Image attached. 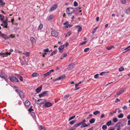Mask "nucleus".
Wrapping results in <instances>:
<instances>
[{"mask_svg":"<svg viewBox=\"0 0 130 130\" xmlns=\"http://www.w3.org/2000/svg\"><path fill=\"white\" fill-rule=\"evenodd\" d=\"M51 34L52 36L56 37L58 35V32L56 31H53L51 32Z\"/></svg>","mask_w":130,"mask_h":130,"instance_id":"obj_4","label":"nucleus"},{"mask_svg":"<svg viewBox=\"0 0 130 130\" xmlns=\"http://www.w3.org/2000/svg\"><path fill=\"white\" fill-rule=\"evenodd\" d=\"M30 113L31 115L32 116L33 118L34 119H35L36 118V116L34 113L33 112L30 111Z\"/></svg>","mask_w":130,"mask_h":130,"instance_id":"obj_16","label":"nucleus"},{"mask_svg":"<svg viewBox=\"0 0 130 130\" xmlns=\"http://www.w3.org/2000/svg\"><path fill=\"white\" fill-rule=\"evenodd\" d=\"M121 3L122 4H125L126 3V1L125 0H120Z\"/></svg>","mask_w":130,"mask_h":130,"instance_id":"obj_47","label":"nucleus"},{"mask_svg":"<svg viewBox=\"0 0 130 130\" xmlns=\"http://www.w3.org/2000/svg\"><path fill=\"white\" fill-rule=\"evenodd\" d=\"M117 112V109H116L113 112H111L110 114L111 115H113L114 113H116Z\"/></svg>","mask_w":130,"mask_h":130,"instance_id":"obj_52","label":"nucleus"},{"mask_svg":"<svg viewBox=\"0 0 130 130\" xmlns=\"http://www.w3.org/2000/svg\"><path fill=\"white\" fill-rule=\"evenodd\" d=\"M0 77L2 78H4L6 80V81L7 80L6 79H7V77L4 75V74L3 73H1L0 74Z\"/></svg>","mask_w":130,"mask_h":130,"instance_id":"obj_12","label":"nucleus"},{"mask_svg":"<svg viewBox=\"0 0 130 130\" xmlns=\"http://www.w3.org/2000/svg\"><path fill=\"white\" fill-rule=\"evenodd\" d=\"M42 27H43L42 25V24H40L38 28V30H40L42 28Z\"/></svg>","mask_w":130,"mask_h":130,"instance_id":"obj_31","label":"nucleus"},{"mask_svg":"<svg viewBox=\"0 0 130 130\" xmlns=\"http://www.w3.org/2000/svg\"><path fill=\"white\" fill-rule=\"evenodd\" d=\"M70 96L69 94H67L64 96V100L65 101L66 99H67Z\"/></svg>","mask_w":130,"mask_h":130,"instance_id":"obj_32","label":"nucleus"},{"mask_svg":"<svg viewBox=\"0 0 130 130\" xmlns=\"http://www.w3.org/2000/svg\"><path fill=\"white\" fill-rule=\"evenodd\" d=\"M2 22L4 23V27L5 28H7V23L4 22Z\"/></svg>","mask_w":130,"mask_h":130,"instance_id":"obj_33","label":"nucleus"},{"mask_svg":"<svg viewBox=\"0 0 130 130\" xmlns=\"http://www.w3.org/2000/svg\"><path fill=\"white\" fill-rule=\"evenodd\" d=\"M9 79L10 81L12 82H19V80L17 78L14 77V76H12L10 77Z\"/></svg>","mask_w":130,"mask_h":130,"instance_id":"obj_2","label":"nucleus"},{"mask_svg":"<svg viewBox=\"0 0 130 130\" xmlns=\"http://www.w3.org/2000/svg\"><path fill=\"white\" fill-rule=\"evenodd\" d=\"M18 92L19 93L21 98V99L23 98L24 97V94L23 92L20 90H18Z\"/></svg>","mask_w":130,"mask_h":130,"instance_id":"obj_10","label":"nucleus"},{"mask_svg":"<svg viewBox=\"0 0 130 130\" xmlns=\"http://www.w3.org/2000/svg\"><path fill=\"white\" fill-rule=\"evenodd\" d=\"M98 28V27H96L95 28H94L93 30L92 31V32L93 33H94L96 29Z\"/></svg>","mask_w":130,"mask_h":130,"instance_id":"obj_53","label":"nucleus"},{"mask_svg":"<svg viewBox=\"0 0 130 130\" xmlns=\"http://www.w3.org/2000/svg\"><path fill=\"white\" fill-rule=\"evenodd\" d=\"M57 50H55L54 51H53V52H52V53H51V54H50V56H52L54 54H56L57 53Z\"/></svg>","mask_w":130,"mask_h":130,"instance_id":"obj_26","label":"nucleus"},{"mask_svg":"<svg viewBox=\"0 0 130 130\" xmlns=\"http://www.w3.org/2000/svg\"><path fill=\"white\" fill-rule=\"evenodd\" d=\"M30 53V52H26V53H22V54L25 55L26 56V57H27L28 56H29Z\"/></svg>","mask_w":130,"mask_h":130,"instance_id":"obj_30","label":"nucleus"},{"mask_svg":"<svg viewBox=\"0 0 130 130\" xmlns=\"http://www.w3.org/2000/svg\"><path fill=\"white\" fill-rule=\"evenodd\" d=\"M43 51L44 52L47 53L49 51V50L48 48H47L44 49Z\"/></svg>","mask_w":130,"mask_h":130,"instance_id":"obj_42","label":"nucleus"},{"mask_svg":"<svg viewBox=\"0 0 130 130\" xmlns=\"http://www.w3.org/2000/svg\"><path fill=\"white\" fill-rule=\"evenodd\" d=\"M120 101V100L119 99L117 98L116 99L115 102L116 103H118V102H119Z\"/></svg>","mask_w":130,"mask_h":130,"instance_id":"obj_56","label":"nucleus"},{"mask_svg":"<svg viewBox=\"0 0 130 130\" xmlns=\"http://www.w3.org/2000/svg\"><path fill=\"white\" fill-rule=\"evenodd\" d=\"M58 6L56 4L52 6L49 10L50 12L51 11H52L55 10L57 7Z\"/></svg>","mask_w":130,"mask_h":130,"instance_id":"obj_5","label":"nucleus"},{"mask_svg":"<svg viewBox=\"0 0 130 130\" xmlns=\"http://www.w3.org/2000/svg\"><path fill=\"white\" fill-rule=\"evenodd\" d=\"M64 48V45H62L58 47V50L59 52L60 53H62L63 52V49Z\"/></svg>","mask_w":130,"mask_h":130,"instance_id":"obj_9","label":"nucleus"},{"mask_svg":"<svg viewBox=\"0 0 130 130\" xmlns=\"http://www.w3.org/2000/svg\"><path fill=\"white\" fill-rule=\"evenodd\" d=\"M89 50V48H87L85 49L84 51L85 52H87Z\"/></svg>","mask_w":130,"mask_h":130,"instance_id":"obj_49","label":"nucleus"},{"mask_svg":"<svg viewBox=\"0 0 130 130\" xmlns=\"http://www.w3.org/2000/svg\"><path fill=\"white\" fill-rule=\"evenodd\" d=\"M13 87L15 91L18 92V90H19L18 89V87H17L15 86H13Z\"/></svg>","mask_w":130,"mask_h":130,"instance_id":"obj_43","label":"nucleus"},{"mask_svg":"<svg viewBox=\"0 0 130 130\" xmlns=\"http://www.w3.org/2000/svg\"><path fill=\"white\" fill-rule=\"evenodd\" d=\"M82 124V123L81 122H80L79 123H78L76 124H75L74 125V128H76L77 127L79 126L80 125H81Z\"/></svg>","mask_w":130,"mask_h":130,"instance_id":"obj_20","label":"nucleus"},{"mask_svg":"<svg viewBox=\"0 0 130 130\" xmlns=\"http://www.w3.org/2000/svg\"><path fill=\"white\" fill-rule=\"evenodd\" d=\"M95 120V119L94 118L90 120L89 122L90 124H93Z\"/></svg>","mask_w":130,"mask_h":130,"instance_id":"obj_18","label":"nucleus"},{"mask_svg":"<svg viewBox=\"0 0 130 130\" xmlns=\"http://www.w3.org/2000/svg\"><path fill=\"white\" fill-rule=\"evenodd\" d=\"M18 78L20 80L21 82H23V79L22 77L20 75H19L17 76Z\"/></svg>","mask_w":130,"mask_h":130,"instance_id":"obj_23","label":"nucleus"},{"mask_svg":"<svg viewBox=\"0 0 130 130\" xmlns=\"http://www.w3.org/2000/svg\"><path fill=\"white\" fill-rule=\"evenodd\" d=\"M48 92V91H45L42 93L41 94H39V96L40 98L43 97L46 95H47L49 94Z\"/></svg>","mask_w":130,"mask_h":130,"instance_id":"obj_3","label":"nucleus"},{"mask_svg":"<svg viewBox=\"0 0 130 130\" xmlns=\"http://www.w3.org/2000/svg\"><path fill=\"white\" fill-rule=\"evenodd\" d=\"M86 122V120H85L84 119L82 121V122H81L82 124L83 123H85V122Z\"/></svg>","mask_w":130,"mask_h":130,"instance_id":"obj_63","label":"nucleus"},{"mask_svg":"<svg viewBox=\"0 0 130 130\" xmlns=\"http://www.w3.org/2000/svg\"><path fill=\"white\" fill-rule=\"evenodd\" d=\"M126 13H130V7L129 8L127 9L126 11Z\"/></svg>","mask_w":130,"mask_h":130,"instance_id":"obj_51","label":"nucleus"},{"mask_svg":"<svg viewBox=\"0 0 130 130\" xmlns=\"http://www.w3.org/2000/svg\"><path fill=\"white\" fill-rule=\"evenodd\" d=\"M6 54L4 53H0V55L1 56H3V57H4L5 55Z\"/></svg>","mask_w":130,"mask_h":130,"instance_id":"obj_58","label":"nucleus"},{"mask_svg":"<svg viewBox=\"0 0 130 130\" xmlns=\"http://www.w3.org/2000/svg\"><path fill=\"white\" fill-rule=\"evenodd\" d=\"M127 108V107L125 105H124L123 107V109H126Z\"/></svg>","mask_w":130,"mask_h":130,"instance_id":"obj_59","label":"nucleus"},{"mask_svg":"<svg viewBox=\"0 0 130 130\" xmlns=\"http://www.w3.org/2000/svg\"><path fill=\"white\" fill-rule=\"evenodd\" d=\"M82 27H81L79 26V28L78 29L77 31L78 32L81 31V30L82 29Z\"/></svg>","mask_w":130,"mask_h":130,"instance_id":"obj_55","label":"nucleus"},{"mask_svg":"<svg viewBox=\"0 0 130 130\" xmlns=\"http://www.w3.org/2000/svg\"><path fill=\"white\" fill-rule=\"evenodd\" d=\"M107 128V126L106 125H103L102 126V128L103 130H106Z\"/></svg>","mask_w":130,"mask_h":130,"instance_id":"obj_36","label":"nucleus"},{"mask_svg":"<svg viewBox=\"0 0 130 130\" xmlns=\"http://www.w3.org/2000/svg\"><path fill=\"white\" fill-rule=\"evenodd\" d=\"M75 115L71 117L69 119V121H70V120L73 119L75 118Z\"/></svg>","mask_w":130,"mask_h":130,"instance_id":"obj_41","label":"nucleus"},{"mask_svg":"<svg viewBox=\"0 0 130 130\" xmlns=\"http://www.w3.org/2000/svg\"><path fill=\"white\" fill-rule=\"evenodd\" d=\"M49 75L48 74V73L47 72L46 73L44 74H43V76H44V77Z\"/></svg>","mask_w":130,"mask_h":130,"instance_id":"obj_54","label":"nucleus"},{"mask_svg":"<svg viewBox=\"0 0 130 130\" xmlns=\"http://www.w3.org/2000/svg\"><path fill=\"white\" fill-rule=\"evenodd\" d=\"M25 105L26 106H28L30 104V102L28 100H26L25 102Z\"/></svg>","mask_w":130,"mask_h":130,"instance_id":"obj_15","label":"nucleus"},{"mask_svg":"<svg viewBox=\"0 0 130 130\" xmlns=\"http://www.w3.org/2000/svg\"><path fill=\"white\" fill-rule=\"evenodd\" d=\"M124 115L122 113H121L118 116V117L119 118H123V117Z\"/></svg>","mask_w":130,"mask_h":130,"instance_id":"obj_29","label":"nucleus"},{"mask_svg":"<svg viewBox=\"0 0 130 130\" xmlns=\"http://www.w3.org/2000/svg\"><path fill=\"white\" fill-rule=\"evenodd\" d=\"M112 121L111 120H110L108 122L106 123V125L108 126H111L112 125Z\"/></svg>","mask_w":130,"mask_h":130,"instance_id":"obj_22","label":"nucleus"},{"mask_svg":"<svg viewBox=\"0 0 130 130\" xmlns=\"http://www.w3.org/2000/svg\"><path fill=\"white\" fill-rule=\"evenodd\" d=\"M127 118L128 120H130V115H128L127 116Z\"/></svg>","mask_w":130,"mask_h":130,"instance_id":"obj_64","label":"nucleus"},{"mask_svg":"<svg viewBox=\"0 0 130 130\" xmlns=\"http://www.w3.org/2000/svg\"><path fill=\"white\" fill-rule=\"evenodd\" d=\"M42 86H40L36 89V91L37 93H39L41 91L42 89Z\"/></svg>","mask_w":130,"mask_h":130,"instance_id":"obj_14","label":"nucleus"},{"mask_svg":"<svg viewBox=\"0 0 130 130\" xmlns=\"http://www.w3.org/2000/svg\"><path fill=\"white\" fill-rule=\"evenodd\" d=\"M38 73H33L31 75V76L33 77H35L38 75Z\"/></svg>","mask_w":130,"mask_h":130,"instance_id":"obj_37","label":"nucleus"},{"mask_svg":"<svg viewBox=\"0 0 130 130\" xmlns=\"http://www.w3.org/2000/svg\"><path fill=\"white\" fill-rule=\"evenodd\" d=\"M1 36L2 38H4L5 39H8L9 38L6 36V35H5L3 34H1Z\"/></svg>","mask_w":130,"mask_h":130,"instance_id":"obj_13","label":"nucleus"},{"mask_svg":"<svg viewBox=\"0 0 130 130\" xmlns=\"http://www.w3.org/2000/svg\"><path fill=\"white\" fill-rule=\"evenodd\" d=\"M75 64L74 63H72L69 65L68 67V69L69 70H71L74 68Z\"/></svg>","mask_w":130,"mask_h":130,"instance_id":"obj_7","label":"nucleus"},{"mask_svg":"<svg viewBox=\"0 0 130 130\" xmlns=\"http://www.w3.org/2000/svg\"><path fill=\"white\" fill-rule=\"evenodd\" d=\"M100 113V111H95L93 113V114L95 115H97Z\"/></svg>","mask_w":130,"mask_h":130,"instance_id":"obj_28","label":"nucleus"},{"mask_svg":"<svg viewBox=\"0 0 130 130\" xmlns=\"http://www.w3.org/2000/svg\"><path fill=\"white\" fill-rule=\"evenodd\" d=\"M43 101H42L41 102H39V103H37V104H44V103L46 102V100H43Z\"/></svg>","mask_w":130,"mask_h":130,"instance_id":"obj_25","label":"nucleus"},{"mask_svg":"<svg viewBox=\"0 0 130 130\" xmlns=\"http://www.w3.org/2000/svg\"><path fill=\"white\" fill-rule=\"evenodd\" d=\"M112 121L115 123H116L118 121V119L116 118H114L112 120Z\"/></svg>","mask_w":130,"mask_h":130,"instance_id":"obj_34","label":"nucleus"},{"mask_svg":"<svg viewBox=\"0 0 130 130\" xmlns=\"http://www.w3.org/2000/svg\"><path fill=\"white\" fill-rule=\"evenodd\" d=\"M66 78V76L64 75L62 76L59 77L58 78L54 79L53 81H56L58 80H60L62 79H64Z\"/></svg>","mask_w":130,"mask_h":130,"instance_id":"obj_6","label":"nucleus"},{"mask_svg":"<svg viewBox=\"0 0 130 130\" xmlns=\"http://www.w3.org/2000/svg\"><path fill=\"white\" fill-rule=\"evenodd\" d=\"M114 48V46H110L107 47V49L108 50H111L112 48Z\"/></svg>","mask_w":130,"mask_h":130,"instance_id":"obj_35","label":"nucleus"},{"mask_svg":"<svg viewBox=\"0 0 130 130\" xmlns=\"http://www.w3.org/2000/svg\"><path fill=\"white\" fill-rule=\"evenodd\" d=\"M99 74H95L94 76V78L96 79L99 78Z\"/></svg>","mask_w":130,"mask_h":130,"instance_id":"obj_45","label":"nucleus"},{"mask_svg":"<svg viewBox=\"0 0 130 130\" xmlns=\"http://www.w3.org/2000/svg\"><path fill=\"white\" fill-rule=\"evenodd\" d=\"M71 31H69L67 33V34L68 35V36H70L71 34Z\"/></svg>","mask_w":130,"mask_h":130,"instance_id":"obj_61","label":"nucleus"},{"mask_svg":"<svg viewBox=\"0 0 130 130\" xmlns=\"http://www.w3.org/2000/svg\"><path fill=\"white\" fill-rule=\"evenodd\" d=\"M82 124V125L80 126V127L81 128H83L87 126V125L85 123H83Z\"/></svg>","mask_w":130,"mask_h":130,"instance_id":"obj_24","label":"nucleus"},{"mask_svg":"<svg viewBox=\"0 0 130 130\" xmlns=\"http://www.w3.org/2000/svg\"><path fill=\"white\" fill-rule=\"evenodd\" d=\"M54 18L53 15H50L48 18V19L49 20H51Z\"/></svg>","mask_w":130,"mask_h":130,"instance_id":"obj_44","label":"nucleus"},{"mask_svg":"<svg viewBox=\"0 0 130 130\" xmlns=\"http://www.w3.org/2000/svg\"><path fill=\"white\" fill-rule=\"evenodd\" d=\"M82 124V123L81 122H80L79 123H78L76 124H75L74 125V128H76L77 127L79 126L80 125H81Z\"/></svg>","mask_w":130,"mask_h":130,"instance_id":"obj_19","label":"nucleus"},{"mask_svg":"<svg viewBox=\"0 0 130 130\" xmlns=\"http://www.w3.org/2000/svg\"><path fill=\"white\" fill-rule=\"evenodd\" d=\"M74 12V9L72 8H68L66 10V13L68 14V16L72 14Z\"/></svg>","mask_w":130,"mask_h":130,"instance_id":"obj_1","label":"nucleus"},{"mask_svg":"<svg viewBox=\"0 0 130 130\" xmlns=\"http://www.w3.org/2000/svg\"><path fill=\"white\" fill-rule=\"evenodd\" d=\"M54 70L53 69L50 70L48 72H47L48 74L50 75L51 73L52 72H53Z\"/></svg>","mask_w":130,"mask_h":130,"instance_id":"obj_50","label":"nucleus"},{"mask_svg":"<svg viewBox=\"0 0 130 130\" xmlns=\"http://www.w3.org/2000/svg\"><path fill=\"white\" fill-rule=\"evenodd\" d=\"M74 5L76 7L78 5V3L76 1H74Z\"/></svg>","mask_w":130,"mask_h":130,"instance_id":"obj_48","label":"nucleus"},{"mask_svg":"<svg viewBox=\"0 0 130 130\" xmlns=\"http://www.w3.org/2000/svg\"><path fill=\"white\" fill-rule=\"evenodd\" d=\"M10 37H11L12 38H14L15 36H14V35L12 34L10 35Z\"/></svg>","mask_w":130,"mask_h":130,"instance_id":"obj_60","label":"nucleus"},{"mask_svg":"<svg viewBox=\"0 0 130 130\" xmlns=\"http://www.w3.org/2000/svg\"><path fill=\"white\" fill-rule=\"evenodd\" d=\"M123 125L122 123L120 122H118L116 124V125L115 127H118L121 128L123 126Z\"/></svg>","mask_w":130,"mask_h":130,"instance_id":"obj_8","label":"nucleus"},{"mask_svg":"<svg viewBox=\"0 0 130 130\" xmlns=\"http://www.w3.org/2000/svg\"><path fill=\"white\" fill-rule=\"evenodd\" d=\"M31 108H32V106H31L30 108L28 109V111L29 112H30V111H34L33 109H32Z\"/></svg>","mask_w":130,"mask_h":130,"instance_id":"obj_57","label":"nucleus"},{"mask_svg":"<svg viewBox=\"0 0 130 130\" xmlns=\"http://www.w3.org/2000/svg\"><path fill=\"white\" fill-rule=\"evenodd\" d=\"M52 104L50 102H47L44 104L45 106L47 107H50L52 106Z\"/></svg>","mask_w":130,"mask_h":130,"instance_id":"obj_11","label":"nucleus"},{"mask_svg":"<svg viewBox=\"0 0 130 130\" xmlns=\"http://www.w3.org/2000/svg\"><path fill=\"white\" fill-rule=\"evenodd\" d=\"M40 130H46L45 128L42 126H40L39 128Z\"/></svg>","mask_w":130,"mask_h":130,"instance_id":"obj_40","label":"nucleus"},{"mask_svg":"<svg viewBox=\"0 0 130 130\" xmlns=\"http://www.w3.org/2000/svg\"><path fill=\"white\" fill-rule=\"evenodd\" d=\"M124 68L122 66L120 68H119V71H122L124 70Z\"/></svg>","mask_w":130,"mask_h":130,"instance_id":"obj_38","label":"nucleus"},{"mask_svg":"<svg viewBox=\"0 0 130 130\" xmlns=\"http://www.w3.org/2000/svg\"><path fill=\"white\" fill-rule=\"evenodd\" d=\"M5 18V17L2 14H0V20L2 21H3Z\"/></svg>","mask_w":130,"mask_h":130,"instance_id":"obj_17","label":"nucleus"},{"mask_svg":"<svg viewBox=\"0 0 130 130\" xmlns=\"http://www.w3.org/2000/svg\"><path fill=\"white\" fill-rule=\"evenodd\" d=\"M76 122V120H73L70 121L69 123L71 124H73Z\"/></svg>","mask_w":130,"mask_h":130,"instance_id":"obj_39","label":"nucleus"},{"mask_svg":"<svg viewBox=\"0 0 130 130\" xmlns=\"http://www.w3.org/2000/svg\"><path fill=\"white\" fill-rule=\"evenodd\" d=\"M3 4V2L2 0H0V5H2Z\"/></svg>","mask_w":130,"mask_h":130,"instance_id":"obj_62","label":"nucleus"},{"mask_svg":"<svg viewBox=\"0 0 130 130\" xmlns=\"http://www.w3.org/2000/svg\"><path fill=\"white\" fill-rule=\"evenodd\" d=\"M35 40V39L33 37H31L30 39V40L31 42H33Z\"/></svg>","mask_w":130,"mask_h":130,"instance_id":"obj_46","label":"nucleus"},{"mask_svg":"<svg viewBox=\"0 0 130 130\" xmlns=\"http://www.w3.org/2000/svg\"><path fill=\"white\" fill-rule=\"evenodd\" d=\"M124 91V90H120L117 93V95H119L123 92Z\"/></svg>","mask_w":130,"mask_h":130,"instance_id":"obj_21","label":"nucleus"},{"mask_svg":"<svg viewBox=\"0 0 130 130\" xmlns=\"http://www.w3.org/2000/svg\"><path fill=\"white\" fill-rule=\"evenodd\" d=\"M107 73H108V72H102L100 73V75L101 76L105 75Z\"/></svg>","mask_w":130,"mask_h":130,"instance_id":"obj_27","label":"nucleus"}]
</instances>
